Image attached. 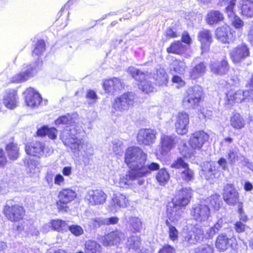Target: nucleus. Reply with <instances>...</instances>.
Returning a JSON list of instances; mask_svg holds the SVG:
<instances>
[{"label": "nucleus", "mask_w": 253, "mask_h": 253, "mask_svg": "<svg viewBox=\"0 0 253 253\" xmlns=\"http://www.w3.org/2000/svg\"><path fill=\"white\" fill-rule=\"evenodd\" d=\"M73 120L69 115L59 117L55 121L56 125H69L62 132L60 138L65 145L70 147L75 155H79V152L83 149L84 144L81 139L77 136V130L72 126Z\"/></svg>", "instance_id": "f257e3e1"}, {"label": "nucleus", "mask_w": 253, "mask_h": 253, "mask_svg": "<svg viewBox=\"0 0 253 253\" xmlns=\"http://www.w3.org/2000/svg\"><path fill=\"white\" fill-rule=\"evenodd\" d=\"M192 196V189L189 188H182L178 190L175 196V201L169 204L167 208L168 216L172 222H176L181 217L183 212L182 207L189 204Z\"/></svg>", "instance_id": "f03ea898"}, {"label": "nucleus", "mask_w": 253, "mask_h": 253, "mask_svg": "<svg viewBox=\"0 0 253 253\" xmlns=\"http://www.w3.org/2000/svg\"><path fill=\"white\" fill-rule=\"evenodd\" d=\"M147 154L138 147H128L125 153V162L131 170L138 171L147 160Z\"/></svg>", "instance_id": "7ed1b4c3"}, {"label": "nucleus", "mask_w": 253, "mask_h": 253, "mask_svg": "<svg viewBox=\"0 0 253 253\" xmlns=\"http://www.w3.org/2000/svg\"><path fill=\"white\" fill-rule=\"evenodd\" d=\"M203 90L201 86L195 85L189 87L183 99V106L188 109L197 108L201 101Z\"/></svg>", "instance_id": "20e7f679"}, {"label": "nucleus", "mask_w": 253, "mask_h": 253, "mask_svg": "<svg viewBox=\"0 0 253 253\" xmlns=\"http://www.w3.org/2000/svg\"><path fill=\"white\" fill-rule=\"evenodd\" d=\"M128 71L134 79L139 81V84L138 85V87L143 92L149 93L153 92L155 90L154 84L150 81L148 80L150 78L148 75H146L133 67H129Z\"/></svg>", "instance_id": "39448f33"}, {"label": "nucleus", "mask_w": 253, "mask_h": 253, "mask_svg": "<svg viewBox=\"0 0 253 253\" xmlns=\"http://www.w3.org/2000/svg\"><path fill=\"white\" fill-rule=\"evenodd\" d=\"M204 232L201 225L198 224L191 225L183 235V242L187 245L196 244L203 240Z\"/></svg>", "instance_id": "423d86ee"}, {"label": "nucleus", "mask_w": 253, "mask_h": 253, "mask_svg": "<svg viewBox=\"0 0 253 253\" xmlns=\"http://www.w3.org/2000/svg\"><path fill=\"white\" fill-rule=\"evenodd\" d=\"M26 153L31 156L41 158L42 157H47L53 153L51 147L47 146L45 143L39 141L34 142L25 147Z\"/></svg>", "instance_id": "0eeeda50"}, {"label": "nucleus", "mask_w": 253, "mask_h": 253, "mask_svg": "<svg viewBox=\"0 0 253 253\" xmlns=\"http://www.w3.org/2000/svg\"><path fill=\"white\" fill-rule=\"evenodd\" d=\"M77 197L76 193L71 189H63L60 191L58 194V201L56 205L57 209L60 211L66 212L68 207L66 205L75 200Z\"/></svg>", "instance_id": "6e6552de"}, {"label": "nucleus", "mask_w": 253, "mask_h": 253, "mask_svg": "<svg viewBox=\"0 0 253 253\" xmlns=\"http://www.w3.org/2000/svg\"><path fill=\"white\" fill-rule=\"evenodd\" d=\"M135 99V96L134 93L132 92L124 93L115 100L113 107L117 111L127 110L133 106Z\"/></svg>", "instance_id": "1a4fd4ad"}, {"label": "nucleus", "mask_w": 253, "mask_h": 253, "mask_svg": "<svg viewBox=\"0 0 253 253\" xmlns=\"http://www.w3.org/2000/svg\"><path fill=\"white\" fill-rule=\"evenodd\" d=\"M126 235L124 232L119 229L110 232L107 234L102 236L100 241L105 246L117 245L125 241Z\"/></svg>", "instance_id": "9d476101"}, {"label": "nucleus", "mask_w": 253, "mask_h": 253, "mask_svg": "<svg viewBox=\"0 0 253 253\" xmlns=\"http://www.w3.org/2000/svg\"><path fill=\"white\" fill-rule=\"evenodd\" d=\"M157 131L152 129H141L138 132L137 141L139 145L151 146L156 140Z\"/></svg>", "instance_id": "9b49d317"}, {"label": "nucleus", "mask_w": 253, "mask_h": 253, "mask_svg": "<svg viewBox=\"0 0 253 253\" xmlns=\"http://www.w3.org/2000/svg\"><path fill=\"white\" fill-rule=\"evenodd\" d=\"M191 215L195 220L204 222L207 221L210 216V210L207 205H195L191 209Z\"/></svg>", "instance_id": "f8f14e48"}, {"label": "nucleus", "mask_w": 253, "mask_h": 253, "mask_svg": "<svg viewBox=\"0 0 253 253\" xmlns=\"http://www.w3.org/2000/svg\"><path fill=\"white\" fill-rule=\"evenodd\" d=\"M106 194L100 189L89 190L85 197V199L90 206L102 205L106 202Z\"/></svg>", "instance_id": "ddd939ff"}, {"label": "nucleus", "mask_w": 253, "mask_h": 253, "mask_svg": "<svg viewBox=\"0 0 253 253\" xmlns=\"http://www.w3.org/2000/svg\"><path fill=\"white\" fill-rule=\"evenodd\" d=\"M249 48L245 44L238 45L230 51V56L232 61L235 63L242 62L250 56Z\"/></svg>", "instance_id": "4468645a"}, {"label": "nucleus", "mask_w": 253, "mask_h": 253, "mask_svg": "<svg viewBox=\"0 0 253 253\" xmlns=\"http://www.w3.org/2000/svg\"><path fill=\"white\" fill-rule=\"evenodd\" d=\"M216 38L222 43L233 42L236 38L235 32L228 26H224L216 30Z\"/></svg>", "instance_id": "2eb2a0df"}, {"label": "nucleus", "mask_w": 253, "mask_h": 253, "mask_svg": "<svg viewBox=\"0 0 253 253\" xmlns=\"http://www.w3.org/2000/svg\"><path fill=\"white\" fill-rule=\"evenodd\" d=\"M25 210L19 205L12 206H6L4 209V213L6 218L11 221H17L22 219L24 216Z\"/></svg>", "instance_id": "dca6fc26"}, {"label": "nucleus", "mask_w": 253, "mask_h": 253, "mask_svg": "<svg viewBox=\"0 0 253 253\" xmlns=\"http://www.w3.org/2000/svg\"><path fill=\"white\" fill-rule=\"evenodd\" d=\"M209 138V135L204 131H197L192 134L189 141V145L192 149L199 150Z\"/></svg>", "instance_id": "f3484780"}, {"label": "nucleus", "mask_w": 253, "mask_h": 253, "mask_svg": "<svg viewBox=\"0 0 253 253\" xmlns=\"http://www.w3.org/2000/svg\"><path fill=\"white\" fill-rule=\"evenodd\" d=\"M189 123V116L188 113L179 112L176 116L175 123L176 131L179 134L184 135L187 133Z\"/></svg>", "instance_id": "a211bd4d"}, {"label": "nucleus", "mask_w": 253, "mask_h": 253, "mask_svg": "<svg viewBox=\"0 0 253 253\" xmlns=\"http://www.w3.org/2000/svg\"><path fill=\"white\" fill-rule=\"evenodd\" d=\"M227 159L231 165L243 163L245 166L249 167V165H250L249 160L239 153V149L236 147L228 150Z\"/></svg>", "instance_id": "6ab92c4d"}, {"label": "nucleus", "mask_w": 253, "mask_h": 253, "mask_svg": "<svg viewBox=\"0 0 253 253\" xmlns=\"http://www.w3.org/2000/svg\"><path fill=\"white\" fill-rule=\"evenodd\" d=\"M177 140L174 135H162L161 137L160 153L162 155H167L176 144Z\"/></svg>", "instance_id": "aec40b11"}, {"label": "nucleus", "mask_w": 253, "mask_h": 253, "mask_svg": "<svg viewBox=\"0 0 253 253\" xmlns=\"http://www.w3.org/2000/svg\"><path fill=\"white\" fill-rule=\"evenodd\" d=\"M26 69L19 74H16L12 78V82L19 83L28 80L32 77L37 72V66L35 63L30 65L26 67Z\"/></svg>", "instance_id": "412c9836"}, {"label": "nucleus", "mask_w": 253, "mask_h": 253, "mask_svg": "<svg viewBox=\"0 0 253 253\" xmlns=\"http://www.w3.org/2000/svg\"><path fill=\"white\" fill-rule=\"evenodd\" d=\"M18 97L17 92L13 89L5 90L3 96V104L8 109H13L17 106Z\"/></svg>", "instance_id": "4be33fe9"}, {"label": "nucleus", "mask_w": 253, "mask_h": 253, "mask_svg": "<svg viewBox=\"0 0 253 253\" xmlns=\"http://www.w3.org/2000/svg\"><path fill=\"white\" fill-rule=\"evenodd\" d=\"M223 198L229 205H234L238 200V193L233 185L227 184L223 189Z\"/></svg>", "instance_id": "5701e85b"}, {"label": "nucleus", "mask_w": 253, "mask_h": 253, "mask_svg": "<svg viewBox=\"0 0 253 253\" xmlns=\"http://www.w3.org/2000/svg\"><path fill=\"white\" fill-rule=\"evenodd\" d=\"M103 86L105 91L111 94H115L123 87L121 80L117 78L105 80Z\"/></svg>", "instance_id": "b1692460"}, {"label": "nucleus", "mask_w": 253, "mask_h": 253, "mask_svg": "<svg viewBox=\"0 0 253 253\" xmlns=\"http://www.w3.org/2000/svg\"><path fill=\"white\" fill-rule=\"evenodd\" d=\"M25 102L27 106L37 107L41 103L42 98L41 95L33 88H28L24 92Z\"/></svg>", "instance_id": "393cba45"}, {"label": "nucleus", "mask_w": 253, "mask_h": 253, "mask_svg": "<svg viewBox=\"0 0 253 253\" xmlns=\"http://www.w3.org/2000/svg\"><path fill=\"white\" fill-rule=\"evenodd\" d=\"M140 177L138 172L135 170H130L125 175H121L117 185L121 188H127L132 185V182L137 178Z\"/></svg>", "instance_id": "a878e982"}, {"label": "nucleus", "mask_w": 253, "mask_h": 253, "mask_svg": "<svg viewBox=\"0 0 253 253\" xmlns=\"http://www.w3.org/2000/svg\"><path fill=\"white\" fill-rule=\"evenodd\" d=\"M210 66L211 70L213 74L220 76L226 74L229 70V65L225 59L221 61H212Z\"/></svg>", "instance_id": "bb28decb"}, {"label": "nucleus", "mask_w": 253, "mask_h": 253, "mask_svg": "<svg viewBox=\"0 0 253 253\" xmlns=\"http://www.w3.org/2000/svg\"><path fill=\"white\" fill-rule=\"evenodd\" d=\"M198 38L201 42L203 51L208 50L210 44L212 42V36L211 31L209 30L204 29L199 33Z\"/></svg>", "instance_id": "cd10ccee"}, {"label": "nucleus", "mask_w": 253, "mask_h": 253, "mask_svg": "<svg viewBox=\"0 0 253 253\" xmlns=\"http://www.w3.org/2000/svg\"><path fill=\"white\" fill-rule=\"evenodd\" d=\"M232 239L225 233L219 234L215 241L216 248L220 252H224L231 246Z\"/></svg>", "instance_id": "c85d7f7f"}, {"label": "nucleus", "mask_w": 253, "mask_h": 253, "mask_svg": "<svg viewBox=\"0 0 253 253\" xmlns=\"http://www.w3.org/2000/svg\"><path fill=\"white\" fill-rule=\"evenodd\" d=\"M207 167V169L202 170V174L204 175L207 180L217 178L219 176L220 172L216 164H208Z\"/></svg>", "instance_id": "c756f323"}, {"label": "nucleus", "mask_w": 253, "mask_h": 253, "mask_svg": "<svg viewBox=\"0 0 253 253\" xmlns=\"http://www.w3.org/2000/svg\"><path fill=\"white\" fill-rule=\"evenodd\" d=\"M224 19L223 14L218 10H211L207 14L206 21L209 25H213Z\"/></svg>", "instance_id": "7c9ffc66"}, {"label": "nucleus", "mask_w": 253, "mask_h": 253, "mask_svg": "<svg viewBox=\"0 0 253 253\" xmlns=\"http://www.w3.org/2000/svg\"><path fill=\"white\" fill-rule=\"evenodd\" d=\"M240 3L242 15L248 17H253V1L251 0H240Z\"/></svg>", "instance_id": "2f4dec72"}, {"label": "nucleus", "mask_w": 253, "mask_h": 253, "mask_svg": "<svg viewBox=\"0 0 253 253\" xmlns=\"http://www.w3.org/2000/svg\"><path fill=\"white\" fill-rule=\"evenodd\" d=\"M85 253H102V247L96 241L90 240L84 245Z\"/></svg>", "instance_id": "473e14b6"}, {"label": "nucleus", "mask_w": 253, "mask_h": 253, "mask_svg": "<svg viewBox=\"0 0 253 253\" xmlns=\"http://www.w3.org/2000/svg\"><path fill=\"white\" fill-rule=\"evenodd\" d=\"M206 70V66L205 63L201 62L191 68L189 74L191 78L197 79L203 75Z\"/></svg>", "instance_id": "72a5a7b5"}, {"label": "nucleus", "mask_w": 253, "mask_h": 253, "mask_svg": "<svg viewBox=\"0 0 253 253\" xmlns=\"http://www.w3.org/2000/svg\"><path fill=\"white\" fill-rule=\"evenodd\" d=\"M226 98L229 103L234 102H241L245 100L244 91L241 90L236 92L232 91H229L226 94Z\"/></svg>", "instance_id": "f704fd0d"}, {"label": "nucleus", "mask_w": 253, "mask_h": 253, "mask_svg": "<svg viewBox=\"0 0 253 253\" xmlns=\"http://www.w3.org/2000/svg\"><path fill=\"white\" fill-rule=\"evenodd\" d=\"M187 49V46L183 45L181 42L177 41L172 42L169 47L167 48V51L169 53L181 54Z\"/></svg>", "instance_id": "c9c22d12"}, {"label": "nucleus", "mask_w": 253, "mask_h": 253, "mask_svg": "<svg viewBox=\"0 0 253 253\" xmlns=\"http://www.w3.org/2000/svg\"><path fill=\"white\" fill-rule=\"evenodd\" d=\"M153 78L156 81V84L160 86L166 84L168 82V75L162 68L157 69L156 73L153 74Z\"/></svg>", "instance_id": "e433bc0d"}, {"label": "nucleus", "mask_w": 253, "mask_h": 253, "mask_svg": "<svg viewBox=\"0 0 253 253\" xmlns=\"http://www.w3.org/2000/svg\"><path fill=\"white\" fill-rule=\"evenodd\" d=\"M141 245L140 239L138 236H131L127 239L126 247L129 250H132L139 253Z\"/></svg>", "instance_id": "4c0bfd02"}, {"label": "nucleus", "mask_w": 253, "mask_h": 253, "mask_svg": "<svg viewBox=\"0 0 253 253\" xmlns=\"http://www.w3.org/2000/svg\"><path fill=\"white\" fill-rule=\"evenodd\" d=\"M160 169V165L154 162H152L147 166L143 165L142 168H140L139 171H138L140 177L146 176L149 174L151 171H155L158 170Z\"/></svg>", "instance_id": "58836bf2"}, {"label": "nucleus", "mask_w": 253, "mask_h": 253, "mask_svg": "<svg viewBox=\"0 0 253 253\" xmlns=\"http://www.w3.org/2000/svg\"><path fill=\"white\" fill-rule=\"evenodd\" d=\"M112 202L114 206L120 208H125L128 204V200L125 195L117 193L114 195L112 198Z\"/></svg>", "instance_id": "ea45409f"}, {"label": "nucleus", "mask_w": 253, "mask_h": 253, "mask_svg": "<svg viewBox=\"0 0 253 253\" xmlns=\"http://www.w3.org/2000/svg\"><path fill=\"white\" fill-rule=\"evenodd\" d=\"M130 230L133 233H139L143 228L140 219L136 217H131L128 221Z\"/></svg>", "instance_id": "a19ab883"}, {"label": "nucleus", "mask_w": 253, "mask_h": 253, "mask_svg": "<svg viewBox=\"0 0 253 253\" xmlns=\"http://www.w3.org/2000/svg\"><path fill=\"white\" fill-rule=\"evenodd\" d=\"M231 126L235 129H240L245 126V121L239 113H235L230 119Z\"/></svg>", "instance_id": "79ce46f5"}, {"label": "nucleus", "mask_w": 253, "mask_h": 253, "mask_svg": "<svg viewBox=\"0 0 253 253\" xmlns=\"http://www.w3.org/2000/svg\"><path fill=\"white\" fill-rule=\"evenodd\" d=\"M49 224L53 230L58 232L67 231L68 228V225L66 221L60 219L52 220Z\"/></svg>", "instance_id": "37998d69"}, {"label": "nucleus", "mask_w": 253, "mask_h": 253, "mask_svg": "<svg viewBox=\"0 0 253 253\" xmlns=\"http://www.w3.org/2000/svg\"><path fill=\"white\" fill-rule=\"evenodd\" d=\"M6 151L9 158L12 160H15L19 157V148L13 143L7 145Z\"/></svg>", "instance_id": "c03bdc74"}, {"label": "nucleus", "mask_w": 253, "mask_h": 253, "mask_svg": "<svg viewBox=\"0 0 253 253\" xmlns=\"http://www.w3.org/2000/svg\"><path fill=\"white\" fill-rule=\"evenodd\" d=\"M156 178L161 185H165L169 179V174L165 169H162L157 173Z\"/></svg>", "instance_id": "a18cd8bd"}, {"label": "nucleus", "mask_w": 253, "mask_h": 253, "mask_svg": "<svg viewBox=\"0 0 253 253\" xmlns=\"http://www.w3.org/2000/svg\"><path fill=\"white\" fill-rule=\"evenodd\" d=\"M226 222L222 218H220L213 226L211 227L207 232L209 238H212L220 229L223 228Z\"/></svg>", "instance_id": "49530a36"}, {"label": "nucleus", "mask_w": 253, "mask_h": 253, "mask_svg": "<svg viewBox=\"0 0 253 253\" xmlns=\"http://www.w3.org/2000/svg\"><path fill=\"white\" fill-rule=\"evenodd\" d=\"M166 224L169 228L168 233L169 239L173 242L177 241L179 235L178 230L168 220H166Z\"/></svg>", "instance_id": "de8ad7c7"}, {"label": "nucleus", "mask_w": 253, "mask_h": 253, "mask_svg": "<svg viewBox=\"0 0 253 253\" xmlns=\"http://www.w3.org/2000/svg\"><path fill=\"white\" fill-rule=\"evenodd\" d=\"M220 196L218 194H214L207 198V203L213 208L215 210H218L220 207L221 200Z\"/></svg>", "instance_id": "09e8293b"}, {"label": "nucleus", "mask_w": 253, "mask_h": 253, "mask_svg": "<svg viewBox=\"0 0 253 253\" xmlns=\"http://www.w3.org/2000/svg\"><path fill=\"white\" fill-rule=\"evenodd\" d=\"M45 50V43L43 40H41L37 42L35 44V48L33 51V56H40Z\"/></svg>", "instance_id": "8fccbe9b"}, {"label": "nucleus", "mask_w": 253, "mask_h": 253, "mask_svg": "<svg viewBox=\"0 0 253 253\" xmlns=\"http://www.w3.org/2000/svg\"><path fill=\"white\" fill-rule=\"evenodd\" d=\"M235 0H223V1L228 4L225 8V12L230 19L236 16L234 11Z\"/></svg>", "instance_id": "3c124183"}, {"label": "nucleus", "mask_w": 253, "mask_h": 253, "mask_svg": "<svg viewBox=\"0 0 253 253\" xmlns=\"http://www.w3.org/2000/svg\"><path fill=\"white\" fill-rule=\"evenodd\" d=\"M172 67L175 72L182 74L186 68V63L183 61L176 59L172 62Z\"/></svg>", "instance_id": "603ef678"}, {"label": "nucleus", "mask_w": 253, "mask_h": 253, "mask_svg": "<svg viewBox=\"0 0 253 253\" xmlns=\"http://www.w3.org/2000/svg\"><path fill=\"white\" fill-rule=\"evenodd\" d=\"M194 173L193 171L190 169L188 165L184 168L180 172V177L185 181H189L193 179Z\"/></svg>", "instance_id": "864d4df0"}, {"label": "nucleus", "mask_w": 253, "mask_h": 253, "mask_svg": "<svg viewBox=\"0 0 253 253\" xmlns=\"http://www.w3.org/2000/svg\"><path fill=\"white\" fill-rule=\"evenodd\" d=\"M212 245L203 244L195 249V253H213Z\"/></svg>", "instance_id": "5fc2aeb1"}, {"label": "nucleus", "mask_w": 253, "mask_h": 253, "mask_svg": "<svg viewBox=\"0 0 253 253\" xmlns=\"http://www.w3.org/2000/svg\"><path fill=\"white\" fill-rule=\"evenodd\" d=\"M104 217L91 218L88 221L89 225L93 228H98L101 225H104Z\"/></svg>", "instance_id": "6e6d98bb"}, {"label": "nucleus", "mask_w": 253, "mask_h": 253, "mask_svg": "<svg viewBox=\"0 0 253 253\" xmlns=\"http://www.w3.org/2000/svg\"><path fill=\"white\" fill-rule=\"evenodd\" d=\"M112 149L113 152L116 155H120L123 152V142L118 140L115 139L112 142Z\"/></svg>", "instance_id": "4d7b16f0"}, {"label": "nucleus", "mask_w": 253, "mask_h": 253, "mask_svg": "<svg viewBox=\"0 0 253 253\" xmlns=\"http://www.w3.org/2000/svg\"><path fill=\"white\" fill-rule=\"evenodd\" d=\"M68 229L76 236H79L84 234V230L83 228L78 225L68 226Z\"/></svg>", "instance_id": "13d9d810"}, {"label": "nucleus", "mask_w": 253, "mask_h": 253, "mask_svg": "<svg viewBox=\"0 0 253 253\" xmlns=\"http://www.w3.org/2000/svg\"><path fill=\"white\" fill-rule=\"evenodd\" d=\"M187 166H188L187 164L181 158H179L171 164V167L177 169H183L184 168H186Z\"/></svg>", "instance_id": "bf43d9fd"}, {"label": "nucleus", "mask_w": 253, "mask_h": 253, "mask_svg": "<svg viewBox=\"0 0 253 253\" xmlns=\"http://www.w3.org/2000/svg\"><path fill=\"white\" fill-rule=\"evenodd\" d=\"M230 20L231 21L233 25L236 29H240L242 28L244 25V22L239 16L237 15L235 16V17L230 19Z\"/></svg>", "instance_id": "052dcab7"}, {"label": "nucleus", "mask_w": 253, "mask_h": 253, "mask_svg": "<svg viewBox=\"0 0 253 253\" xmlns=\"http://www.w3.org/2000/svg\"><path fill=\"white\" fill-rule=\"evenodd\" d=\"M119 218L116 216L104 218V225H113L118 223Z\"/></svg>", "instance_id": "680f3d73"}, {"label": "nucleus", "mask_w": 253, "mask_h": 253, "mask_svg": "<svg viewBox=\"0 0 253 253\" xmlns=\"http://www.w3.org/2000/svg\"><path fill=\"white\" fill-rule=\"evenodd\" d=\"M246 227V225L241 221L236 222L234 224V229L238 233L244 232Z\"/></svg>", "instance_id": "e2e57ef3"}, {"label": "nucleus", "mask_w": 253, "mask_h": 253, "mask_svg": "<svg viewBox=\"0 0 253 253\" xmlns=\"http://www.w3.org/2000/svg\"><path fill=\"white\" fill-rule=\"evenodd\" d=\"M159 253H175V250L169 245H165L159 251Z\"/></svg>", "instance_id": "0e129e2a"}, {"label": "nucleus", "mask_w": 253, "mask_h": 253, "mask_svg": "<svg viewBox=\"0 0 253 253\" xmlns=\"http://www.w3.org/2000/svg\"><path fill=\"white\" fill-rule=\"evenodd\" d=\"M57 130L54 127L48 128L47 135L51 139H55L57 137Z\"/></svg>", "instance_id": "69168bd1"}, {"label": "nucleus", "mask_w": 253, "mask_h": 253, "mask_svg": "<svg viewBox=\"0 0 253 253\" xmlns=\"http://www.w3.org/2000/svg\"><path fill=\"white\" fill-rule=\"evenodd\" d=\"M217 164L222 170H225L228 169L227 162L225 159L220 158L217 161Z\"/></svg>", "instance_id": "338daca9"}, {"label": "nucleus", "mask_w": 253, "mask_h": 253, "mask_svg": "<svg viewBox=\"0 0 253 253\" xmlns=\"http://www.w3.org/2000/svg\"><path fill=\"white\" fill-rule=\"evenodd\" d=\"M245 99L250 101H253V89H249L244 91Z\"/></svg>", "instance_id": "774afa93"}]
</instances>
